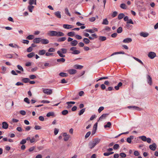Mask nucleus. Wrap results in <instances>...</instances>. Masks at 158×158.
Instances as JSON below:
<instances>
[{"label":"nucleus","instance_id":"nucleus-1","mask_svg":"<svg viewBox=\"0 0 158 158\" xmlns=\"http://www.w3.org/2000/svg\"><path fill=\"white\" fill-rule=\"evenodd\" d=\"M101 139L98 138L94 139L89 142L88 145L89 148L91 149L93 148L97 144L99 143Z\"/></svg>","mask_w":158,"mask_h":158},{"label":"nucleus","instance_id":"nucleus-2","mask_svg":"<svg viewBox=\"0 0 158 158\" xmlns=\"http://www.w3.org/2000/svg\"><path fill=\"white\" fill-rule=\"evenodd\" d=\"M49 35L52 36H56L58 37H61L64 36V34L61 31H51L49 32Z\"/></svg>","mask_w":158,"mask_h":158},{"label":"nucleus","instance_id":"nucleus-3","mask_svg":"<svg viewBox=\"0 0 158 158\" xmlns=\"http://www.w3.org/2000/svg\"><path fill=\"white\" fill-rule=\"evenodd\" d=\"M77 48L76 47H72L70 49V50L72 51L70 53L73 55H77L80 53V51L77 50Z\"/></svg>","mask_w":158,"mask_h":158},{"label":"nucleus","instance_id":"nucleus-4","mask_svg":"<svg viewBox=\"0 0 158 158\" xmlns=\"http://www.w3.org/2000/svg\"><path fill=\"white\" fill-rule=\"evenodd\" d=\"M148 56L150 59H153L156 56V54L155 52H151L148 53Z\"/></svg>","mask_w":158,"mask_h":158},{"label":"nucleus","instance_id":"nucleus-5","mask_svg":"<svg viewBox=\"0 0 158 158\" xmlns=\"http://www.w3.org/2000/svg\"><path fill=\"white\" fill-rule=\"evenodd\" d=\"M146 77L147 79V81L148 84L150 85H152V78L151 76L148 75H147Z\"/></svg>","mask_w":158,"mask_h":158},{"label":"nucleus","instance_id":"nucleus-6","mask_svg":"<svg viewBox=\"0 0 158 158\" xmlns=\"http://www.w3.org/2000/svg\"><path fill=\"white\" fill-rule=\"evenodd\" d=\"M127 108L129 109H133L136 110L138 111H141L142 110V109L139 107L134 106H127Z\"/></svg>","mask_w":158,"mask_h":158},{"label":"nucleus","instance_id":"nucleus-7","mask_svg":"<svg viewBox=\"0 0 158 158\" xmlns=\"http://www.w3.org/2000/svg\"><path fill=\"white\" fill-rule=\"evenodd\" d=\"M43 92L48 95H50L52 93V91L51 89H44L43 90Z\"/></svg>","mask_w":158,"mask_h":158},{"label":"nucleus","instance_id":"nucleus-8","mask_svg":"<svg viewBox=\"0 0 158 158\" xmlns=\"http://www.w3.org/2000/svg\"><path fill=\"white\" fill-rule=\"evenodd\" d=\"M132 41V40L130 38H127L124 39L123 40V42L124 43H129Z\"/></svg>","mask_w":158,"mask_h":158},{"label":"nucleus","instance_id":"nucleus-9","mask_svg":"<svg viewBox=\"0 0 158 158\" xmlns=\"http://www.w3.org/2000/svg\"><path fill=\"white\" fill-rule=\"evenodd\" d=\"M41 38H36L34 39L33 40V42L34 43L38 44L41 42Z\"/></svg>","mask_w":158,"mask_h":158},{"label":"nucleus","instance_id":"nucleus-10","mask_svg":"<svg viewBox=\"0 0 158 158\" xmlns=\"http://www.w3.org/2000/svg\"><path fill=\"white\" fill-rule=\"evenodd\" d=\"M150 149L152 150L155 151L156 148V145L155 143H153L152 144L150 145L149 146Z\"/></svg>","mask_w":158,"mask_h":158},{"label":"nucleus","instance_id":"nucleus-11","mask_svg":"<svg viewBox=\"0 0 158 158\" xmlns=\"http://www.w3.org/2000/svg\"><path fill=\"white\" fill-rule=\"evenodd\" d=\"M75 103V102H67L66 103V104L68 105V106L67 107V109H69L72 107V105L71 104H74Z\"/></svg>","mask_w":158,"mask_h":158},{"label":"nucleus","instance_id":"nucleus-12","mask_svg":"<svg viewBox=\"0 0 158 158\" xmlns=\"http://www.w3.org/2000/svg\"><path fill=\"white\" fill-rule=\"evenodd\" d=\"M49 43V40L46 39H42L41 38V43L42 44H48Z\"/></svg>","mask_w":158,"mask_h":158},{"label":"nucleus","instance_id":"nucleus-13","mask_svg":"<svg viewBox=\"0 0 158 158\" xmlns=\"http://www.w3.org/2000/svg\"><path fill=\"white\" fill-rule=\"evenodd\" d=\"M63 27L64 28L66 29H69L73 27V26L72 25L65 24H64Z\"/></svg>","mask_w":158,"mask_h":158},{"label":"nucleus","instance_id":"nucleus-14","mask_svg":"<svg viewBox=\"0 0 158 158\" xmlns=\"http://www.w3.org/2000/svg\"><path fill=\"white\" fill-rule=\"evenodd\" d=\"M46 51L45 50L43 49L42 50H40L38 52V55L40 56H43L44 54H45Z\"/></svg>","mask_w":158,"mask_h":158},{"label":"nucleus","instance_id":"nucleus-15","mask_svg":"<svg viewBox=\"0 0 158 158\" xmlns=\"http://www.w3.org/2000/svg\"><path fill=\"white\" fill-rule=\"evenodd\" d=\"M34 8V6L32 5H30L27 6V9L30 12H32Z\"/></svg>","mask_w":158,"mask_h":158},{"label":"nucleus","instance_id":"nucleus-16","mask_svg":"<svg viewBox=\"0 0 158 158\" xmlns=\"http://www.w3.org/2000/svg\"><path fill=\"white\" fill-rule=\"evenodd\" d=\"M140 35L141 36L146 37L148 36L149 34L147 32H141L140 33Z\"/></svg>","mask_w":158,"mask_h":158},{"label":"nucleus","instance_id":"nucleus-17","mask_svg":"<svg viewBox=\"0 0 158 158\" xmlns=\"http://www.w3.org/2000/svg\"><path fill=\"white\" fill-rule=\"evenodd\" d=\"M2 127L3 129H6L8 127V125L7 123L5 122H2Z\"/></svg>","mask_w":158,"mask_h":158},{"label":"nucleus","instance_id":"nucleus-18","mask_svg":"<svg viewBox=\"0 0 158 158\" xmlns=\"http://www.w3.org/2000/svg\"><path fill=\"white\" fill-rule=\"evenodd\" d=\"M54 14L57 18H61L60 12V11H57L56 12L54 13Z\"/></svg>","mask_w":158,"mask_h":158},{"label":"nucleus","instance_id":"nucleus-19","mask_svg":"<svg viewBox=\"0 0 158 158\" xmlns=\"http://www.w3.org/2000/svg\"><path fill=\"white\" fill-rule=\"evenodd\" d=\"M108 115L107 114H102L99 118V120H102V119H105L106 117Z\"/></svg>","mask_w":158,"mask_h":158},{"label":"nucleus","instance_id":"nucleus-20","mask_svg":"<svg viewBox=\"0 0 158 158\" xmlns=\"http://www.w3.org/2000/svg\"><path fill=\"white\" fill-rule=\"evenodd\" d=\"M76 70L74 69H70L68 70V72L70 74H73L76 73Z\"/></svg>","mask_w":158,"mask_h":158},{"label":"nucleus","instance_id":"nucleus-21","mask_svg":"<svg viewBox=\"0 0 158 158\" xmlns=\"http://www.w3.org/2000/svg\"><path fill=\"white\" fill-rule=\"evenodd\" d=\"M77 44V41L75 40L72 41L70 43L71 45L73 46H76Z\"/></svg>","mask_w":158,"mask_h":158},{"label":"nucleus","instance_id":"nucleus-22","mask_svg":"<svg viewBox=\"0 0 158 158\" xmlns=\"http://www.w3.org/2000/svg\"><path fill=\"white\" fill-rule=\"evenodd\" d=\"M9 45L10 46L12 47V48H19V47L15 44H13L12 43L10 44H9Z\"/></svg>","mask_w":158,"mask_h":158},{"label":"nucleus","instance_id":"nucleus-23","mask_svg":"<svg viewBox=\"0 0 158 158\" xmlns=\"http://www.w3.org/2000/svg\"><path fill=\"white\" fill-rule=\"evenodd\" d=\"M122 83L121 82H119L117 85L115 86L114 88L116 90H118L119 88L122 86Z\"/></svg>","mask_w":158,"mask_h":158},{"label":"nucleus","instance_id":"nucleus-24","mask_svg":"<svg viewBox=\"0 0 158 158\" xmlns=\"http://www.w3.org/2000/svg\"><path fill=\"white\" fill-rule=\"evenodd\" d=\"M134 137L133 136H131L129 137H128L127 139V142L129 143H131V140L133 139Z\"/></svg>","mask_w":158,"mask_h":158},{"label":"nucleus","instance_id":"nucleus-25","mask_svg":"<svg viewBox=\"0 0 158 158\" xmlns=\"http://www.w3.org/2000/svg\"><path fill=\"white\" fill-rule=\"evenodd\" d=\"M66 39L65 37H62L59 38L58 39L57 41L59 42H63L65 41Z\"/></svg>","mask_w":158,"mask_h":158},{"label":"nucleus","instance_id":"nucleus-26","mask_svg":"<svg viewBox=\"0 0 158 158\" xmlns=\"http://www.w3.org/2000/svg\"><path fill=\"white\" fill-rule=\"evenodd\" d=\"M57 53L61 57L63 58L65 57V55L63 54L61 52V51L60 50H58L57 52Z\"/></svg>","mask_w":158,"mask_h":158},{"label":"nucleus","instance_id":"nucleus-27","mask_svg":"<svg viewBox=\"0 0 158 158\" xmlns=\"http://www.w3.org/2000/svg\"><path fill=\"white\" fill-rule=\"evenodd\" d=\"M98 39L101 41H104L106 40V38L105 36H100L98 37Z\"/></svg>","mask_w":158,"mask_h":158},{"label":"nucleus","instance_id":"nucleus-28","mask_svg":"<svg viewBox=\"0 0 158 158\" xmlns=\"http://www.w3.org/2000/svg\"><path fill=\"white\" fill-rule=\"evenodd\" d=\"M75 34V32L73 31L67 33V35L71 37L73 36Z\"/></svg>","mask_w":158,"mask_h":158},{"label":"nucleus","instance_id":"nucleus-29","mask_svg":"<svg viewBox=\"0 0 158 158\" xmlns=\"http://www.w3.org/2000/svg\"><path fill=\"white\" fill-rule=\"evenodd\" d=\"M125 16L124 15L123 13H120L118 16V19L119 20L123 18Z\"/></svg>","mask_w":158,"mask_h":158},{"label":"nucleus","instance_id":"nucleus-30","mask_svg":"<svg viewBox=\"0 0 158 158\" xmlns=\"http://www.w3.org/2000/svg\"><path fill=\"white\" fill-rule=\"evenodd\" d=\"M74 68L77 69H81L83 68V66L79 65H75L74 66Z\"/></svg>","mask_w":158,"mask_h":158},{"label":"nucleus","instance_id":"nucleus-31","mask_svg":"<svg viewBox=\"0 0 158 158\" xmlns=\"http://www.w3.org/2000/svg\"><path fill=\"white\" fill-rule=\"evenodd\" d=\"M133 58L135 60H136L139 63L141 64H142L144 65V64H143V62L141 60H140V59H138V58H137L135 57H133Z\"/></svg>","mask_w":158,"mask_h":158},{"label":"nucleus","instance_id":"nucleus-32","mask_svg":"<svg viewBox=\"0 0 158 158\" xmlns=\"http://www.w3.org/2000/svg\"><path fill=\"white\" fill-rule=\"evenodd\" d=\"M120 7L123 9H126L127 8V6L124 3H122L121 4Z\"/></svg>","mask_w":158,"mask_h":158},{"label":"nucleus","instance_id":"nucleus-33","mask_svg":"<svg viewBox=\"0 0 158 158\" xmlns=\"http://www.w3.org/2000/svg\"><path fill=\"white\" fill-rule=\"evenodd\" d=\"M139 138L141 139L143 141H146L147 138L145 136H141L139 137Z\"/></svg>","mask_w":158,"mask_h":158},{"label":"nucleus","instance_id":"nucleus-34","mask_svg":"<svg viewBox=\"0 0 158 158\" xmlns=\"http://www.w3.org/2000/svg\"><path fill=\"white\" fill-rule=\"evenodd\" d=\"M83 41L86 44H88L90 42L89 40L88 39L86 38L83 39Z\"/></svg>","mask_w":158,"mask_h":158},{"label":"nucleus","instance_id":"nucleus-35","mask_svg":"<svg viewBox=\"0 0 158 158\" xmlns=\"http://www.w3.org/2000/svg\"><path fill=\"white\" fill-rule=\"evenodd\" d=\"M54 115V113L52 112H50L46 114V116L47 117H49L51 116H53Z\"/></svg>","mask_w":158,"mask_h":158},{"label":"nucleus","instance_id":"nucleus-36","mask_svg":"<svg viewBox=\"0 0 158 158\" xmlns=\"http://www.w3.org/2000/svg\"><path fill=\"white\" fill-rule=\"evenodd\" d=\"M85 108H83V109H82L78 113L79 115H81L82 114H83V113L85 111Z\"/></svg>","mask_w":158,"mask_h":158},{"label":"nucleus","instance_id":"nucleus-37","mask_svg":"<svg viewBox=\"0 0 158 158\" xmlns=\"http://www.w3.org/2000/svg\"><path fill=\"white\" fill-rule=\"evenodd\" d=\"M35 55V53L33 52H32L29 54L27 55V56L28 58H31L32 57L34 56Z\"/></svg>","mask_w":158,"mask_h":158},{"label":"nucleus","instance_id":"nucleus-38","mask_svg":"<svg viewBox=\"0 0 158 158\" xmlns=\"http://www.w3.org/2000/svg\"><path fill=\"white\" fill-rule=\"evenodd\" d=\"M34 38V36L33 35H30L27 37V39L29 40H31L33 39Z\"/></svg>","mask_w":158,"mask_h":158},{"label":"nucleus","instance_id":"nucleus-39","mask_svg":"<svg viewBox=\"0 0 158 158\" xmlns=\"http://www.w3.org/2000/svg\"><path fill=\"white\" fill-rule=\"evenodd\" d=\"M57 61L58 62H64L65 61V59L62 58L57 59Z\"/></svg>","mask_w":158,"mask_h":158},{"label":"nucleus","instance_id":"nucleus-40","mask_svg":"<svg viewBox=\"0 0 158 158\" xmlns=\"http://www.w3.org/2000/svg\"><path fill=\"white\" fill-rule=\"evenodd\" d=\"M109 22L108 21L107 19H106L103 20V21L102 23L103 24L108 25V24Z\"/></svg>","mask_w":158,"mask_h":158},{"label":"nucleus","instance_id":"nucleus-41","mask_svg":"<svg viewBox=\"0 0 158 158\" xmlns=\"http://www.w3.org/2000/svg\"><path fill=\"white\" fill-rule=\"evenodd\" d=\"M59 75L62 77H66L68 75L65 73L62 72L60 73Z\"/></svg>","mask_w":158,"mask_h":158},{"label":"nucleus","instance_id":"nucleus-42","mask_svg":"<svg viewBox=\"0 0 158 158\" xmlns=\"http://www.w3.org/2000/svg\"><path fill=\"white\" fill-rule=\"evenodd\" d=\"M85 31L91 33H93L95 32V31L93 29H86Z\"/></svg>","mask_w":158,"mask_h":158},{"label":"nucleus","instance_id":"nucleus-43","mask_svg":"<svg viewBox=\"0 0 158 158\" xmlns=\"http://www.w3.org/2000/svg\"><path fill=\"white\" fill-rule=\"evenodd\" d=\"M29 79L28 78H24L22 79V81L25 83L29 82Z\"/></svg>","mask_w":158,"mask_h":158},{"label":"nucleus","instance_id":"nucleus-44","mask_svg":"<svg viewBox=\"0 0 158 158\" xmlns=\"http://www.w3.org/2000/svg\"><path fill=\"white\" fill-rule=\"evenodd\" d=\"M111 125V123L110 122H108L106 125H104V127L105 128L107 127H110Z\"/></svg>","mask_w":158,"mask_h":158},{"label":"nucleus","instance_id":"nucleus-45","mask_svg":"<svg viewBox=\"0 0 158 158\" xmlns=\"http://www.w3.org/2000/svg\"><path fill=\"white\" fill-rule=\"evenodd\" d=\"M60 51L63 54H65L67 52V49L66 48H61Z\"/></svg>","mask_w":158,"mask_h":158},{"label":"nucleus","instance_id":"nucleus-46","mask_svg":"<svg viewBox=\"0 0 158 158\" xmlns=\"http://www.w3.org/2000/svg\"><path fill=\"white\" fill-rule=\"evenodd\" d=\"M38 141L37 140H36L35 139L34 137H32L31 139L30 140V142L31 143H35Z\"/></svg>","mask_w":158,"mask_h":158},{"label":"nucleus","instance_id":"nucleus-47","mask_svg":"<svg viewBox=\"0 0 158 158\" xmlns=\"http://www.w3.org/2000/svg\"><path fill=\"white\" fill-rule=\"evenodd\" d=\"M123 31V29L121 27H119L117 30V32L118 33H121Z\"/></svg>","mask_w":158,"mask_h":158},{"label":"nucleus","instance_id":"nucleus-48","mask_svg":"<svg viewBox=\"0 0 158 158\" xmlns=\"http://www.w3.org/2000/svg\"><path fill=\"white\" fill-rule=\"evenodd\" d=\"M65 13L67 15H69V16H71V14L69 12L68 9L67 8H66L65 9Z\"/></svg>","mask_w":158,"mask_h":158},{"label":"nucleus","instance_id":"nucleus-49","mask_svg":"<svg viewBox=\"0 0 158 158\" xmlns=\"http://www.w3.org/2000/svg\"><path fill=\"white\" fill-rule=\"evenodd\" d=\"M126 26L127 29H131L132 27V25L129 24L128 23H127V24L126 25Z\"/></svg>","mask_w":158,"mask_h":158},{"label":"nucleus","instance_id":"nucleus-50","mask_svg":"<svg viewBox=\"0 0 158 158\" xmlns=\"http://www.w3.org/2000/svg\"><path fill=\"white\" fill-rule=\"evenodd\" d=\"M26 142V140L25 139H23L20 143V144L24 145Z\"/></svg>","mask_w":158,"mask_h":158},{"label":"nucleus","instance_id":"nucleus-51","mask_svg":"<svg viewBox=\"0 0 158 158\" xmlns=\"http://www.w3.org/2000/svg\"><path fill=\"white\" fill-rule=\"evenodd\" d=\"M68 113V111L67 110H64L62 112V114L63 115H66Z\"/></svg>","mask_w":158,"mask_h":158},{"label":"nucleus","instance_id":"nucleus-52","mask_svg":"<svg viewBox=\"0 0 158 158\" xmlns=\"http://www.w3.org/2000/svg\"><path fill=\"white\" fill-rule=\"evenodd\" d=\"M117 14L118 13L117 12L114 11L113 12V13H112L111 16L113 17H114L117 15Z\"/></svg>","mask_w":158,"mask_h":158},{"label":"nucleus","instance_id":"nucleus-53","mask_svg":"<svg viewBox=\"0 0 158 158\" xmlns=\"http://www.w3.org/2000/svg\"><path fill=\"white\" fill-rule=\"evenodd\" d=\"M119 147V145L117 144H115L113 147V149L114 150L117 149Z\"/></svg>","mask_w":158,"mask_h":158},{"label":"nucleus","instance_id":"nucleus-54","mask_svg":"<svg viewBox=\"0 0 158 158\" xmlns=\"http://www.w3.org/2000/svg\"><path fill=\"white\" fill-rule=\"evenodd\" d=\"M104 109V107L103 106H101L98 109V111L99 113H100L102 110Z\"/></svg>","mask_w":158,"mask_h":158},{"label":"nucleus","instance_id":"nucleus-55","mask_svg":"<svg viewBox=\"0 0 158 158\" xmlns=\"http://www.w3.org/2000/svg\"><path fill=\"white\" fill-rule=\"evenodd\" d=\"M119 155L120 156L122 157H125L126 156V155L123 152L120 153Z\"/></svg>","mask_w":158,"mask_h":158},{"label":"nucleus","instance_id":"nucleus-56","mask_svg":"<svg viewBox=\"0 0 158 158\" xmlns=\"http://www.w3.org/2000/svg\"><path fill=\"white\" fill-rule=\"evenodd\" d=\"M24 101L27 104H29L30 103L29 100L27 98H24Z\"/></svg>","mask_w":158,"mask_h":158},{"label":"nucleus","instance_id":"nucleus-57","mask_svg":"<svg viewBox=\"0 0 158 158\" xmlns=\"http://www.w3.org/2000/svg\"><path fill=\"white\" fill-rule=\"evenodd\" d=\"M127 23L133 24V22L131 19H128Z\"/></svg>","mask_w":158,"mask_h":158},{"label":"nucleus","instance_id":"nucleus-58","mask_svg":"<svg viewBox=\"0 0 158 158\" xmlns=\"http://www.w3.org/2000/svg\"><path fill=\"white\" fill-rule=\"evenodd\" d=\"M29 78L31 79H34L36 78V77L35 75H31L29 76Z\"/></svg>","mask_w":158,"mask_h":158},{"label":"nucleus","instance_id":"nucleus-59","mask_svg":"<svg viewBox=\"0 0 158 158\" xmlns=\"http://www.w3.org/2000/svg\"><path fill=\"white\" fill-rule=\"evenodd\" d=\"M17 67H18V68L20 70L22 71H23V68H22V67L19 65H17Z\"/></svg>","mask_w":158,"mask_h":158},{"label":"nucleus","instance_id":"nucleus-60","mask_svg":"<svg viewBox=\"0 0 158 158\" xmlns=\"http://www.w3.org/2000/svg\"><path fill=\"white\" fill-rule=\"evenodd\" d=\"M48 52H55V49L54 48H51L48 49Z\"/></svg>","mask_w":158,"mask_h":158},{"label":"nucleus","instance_id":"nucleus-61","mask_svg":"<svg viewBox=\"0 0 158 158\" xmlns=\"http://www.w3.org/2000/svg\"><path fill=\"white\" fill-rule=\"evenodd\" d=\"M91 35L92 36L93 38H94V39L97 38L98 37V36L95 33L92 34Z\"/></svg>","mask_w":158,"mask_h":158},{"label":"nucleus","instance_id":"nucleus-62","mask_svg":"<svg viewBox=\"0 0 158 158\" xmlns=\"http://www.w3.org/2000/svg\"><path fill=\"white\" fill-rule=\"evenodd\" d=\"M53 54L52 53H51L49 52H46L45 55L47 56H52Z\"/></svg>","mask_w":158,"mask_h":158},{"label":"nucleus","instance_id":"nucleus-63","mask_svg":"<svg viewBox=\"0 0 158 158\" xmlns=\"http://www.w3.org/2000/svg\"><path fill=\"white\" fill-rule=\"evenodd\" d=\"M91 134V132L90 131H88L87 133L85 135V138H87Z\"/></svg>","mask_w":158,"mask_h":158},{"label":"nucleus","instance_id":"nucleus-64","mask_svg":"<svg viewBox=\"0 0 158 158\" xmlns=\"http://www.w3.org/2000/svg\"><path fill=\"white\" fill-rule=\"evenodd\" d=\"M89 19V21H91V22H93L95 20L96 18L94 17H92L91 18H90Z\"/></svg>","mask_w":158,"mask_h":158}]
</instances>
